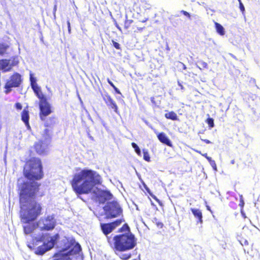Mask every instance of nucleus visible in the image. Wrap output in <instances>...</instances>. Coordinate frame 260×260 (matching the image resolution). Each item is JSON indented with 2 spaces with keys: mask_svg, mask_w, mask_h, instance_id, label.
Segmentation results:
<instances>
[{
  "mask_svg": "<svg viewBox=\"0 0 260 260\" xmlns=\"http://www.w3.org/2000/svg\"><path fill=\"white\" fill-rule=\"evenodd\" d=\"M29 79L30 81V85L32 89H33L36 96L40 99V101H42L46 99L45 96L43 93L41 88L37 83V79L33 77V74L30 73Z\"/></svg>",
  "mask_w": 260,
  "mask_h": 260,
  "instance_id": "11",
  "label": "nucleus"
},
{
  "mask_svg": "<svg viewBox=\"0 0 260 260\" xmlns=\"http://www.w3.org/2000/svg\"><path fill=\"white\" fill-rule=\"evenodd\" d=\"M24 174L27 180L22 183L21 180H18L19 188L25 183L30 184L32 186L36 183L39 186L38 182L34 180L41 179L43 176L41 160L38 158H32L26 164L24 168Z\"/></svg>",
  "mask_w": 260,
  "mask_h": 260,
  "instance_id": "3",
  "label": "nucleus"
},
{
  "mask_svg": "<svg viewBox=\"0 0 260 260\" xmlns=\"http://www.w3.org/2000/svg\"><path fill=\"white\" fill-rule=\"evenodd\" d=\"M231 163L232 164H234L235 163V160L233 159V160H232L231 161Z\"/></svg>",
  "mask_w": 260,
  "mask_h": 260,
  "instance_id": "46",
  "label": "nucleus"
},
{
  "mask_svg": "<svg viewBox=\"0 0 260 260\" xmlns=\"http://www.w3.org/2000/svg\"><path fill=\"white\" fill-rule=\"evenodd\" d=\"M215 25L216 31L221 36L224 35L225 31L223 27L217 22H215Z\"/></svg>",
  "mask_w": 260,
  "mask_h": 260,
  "instance_id": "22",
  "label": "nucleus"
},
{
  "mask_svg": "<svg viewBox=\"0 0 260 260\" xmlns=\"http://www.w3.org/2000/svg\"><path fill=\"white\" fill-rule=\"evenodd\" d=\"M143 158L145 160L147 161H150V156L149 153L146 150H143Z\"/></svg>",
  "mask_w": 260,
  "mask_h": 260,
  "instance_id": "25",
  "label": "nucleus"
},
{
  "mask_svg": "<svg viewBox=\"0 0 260 260\" xmlns=\"http://www.w3.org/2000/svg\"><path fill=\"white\" fill-rule=\"evenodd\" d=\"M56 220L53 215L43 217L37 222L36 227L41 231H50L56 225Z\"/></svg>",
  "mask_w": 260,
  "mask_h": 260,
  "instance_id": "8",
  "label": "nucleus"
},
{
  "mask_svg": "<svg viewBox=\"0 0 260 260\" xmlns=\"http://www.w3.org/2000/svg\"><path fill=\"white\" fill-rule=\"evenodd\" d=\"M11 48L10 46L5 43L0 44V55H10L11 54Z\"/></svg>",
  "mask_w": 260,
  "mask_h": 260,
  "instance_id": "17",
  "label": "nucleus"
},
{
  "mask_svg": "<svg viewBox=\"0 0 260 260\" xmlns=\"http://www.w3.org/2000/svg\"><path fill=\"white\" fill-rule=\"evenodd\" d=\"M54 10L55 11L56 10V6H55V7H54Z\"/></svg>",
  "mask_w": 260,
  "mask_h": 260,
  "instance_id": "51",
  "label": "nucleus"
},
{
  "mask_svg": "<svg viewBox=\"0 0 260 260\" xmlns=\"http://www.w3.org/2000/svg\"><path fill=\"white\" fill-rule=\"evenodd\" d=\"M113 46L116 49H119L120 45L118 43L113 42Z\"/></svg>",
  "mask_w": 260,
  "mask_h": 260,
  "instance_id": "35",
  "label": "nucleus"
},
{
  "mask_svg": "<svg viewBox=\"0 0 260 260\" xmlns=\"http://www.w3.org/2000/svg\"><path fill=\"white\" fill-rule=\"evenodd\" d=\"M199 63L203 68H207L208 67L207 63L203 61H201L199 62Z\"/></svg>",
  "mask_w": 260,
  "mask_h": 260,
  "instance_id": "31",
  "label": "nucleus"
},
{
  "mask_svg": "<svg viewBox=\"0 0 260 260\" xmlns=\"http://www.w3.org/2000/svg\"><path fill=\"white\" fill-rule=\"evenodd\" d=\"M40 118L42 120H45V117L51 113L50 104L47 102V99L40 101Z\"/></svg>",
  "mask_w": 260,
  "mask_h": 260,
  "instance_id": "12",
  "label": "nucleus"
},
{
  "mask_svg": "<svg viewBox=\"0 0 260 260\" xmlns=\"http://www.w3.org/2000/svg\"><path fill=\"white\" fill-rule=\"evenodd\" d=\"M145 188H146V190L149 193L150 192L149 189L148 187H146V186H145Z\"/></svg>",
  "mask_w": 260,
  "mask_h": 260,
  "instance_id": "43",
  "label": "nucleus"
},
{
  "mask_svg": "<svg viewBox=\"0 0 260 260\" xmlns=\"http://www.w3.org/2000/svg\"><path fill=\"white\" fill-rule=\"evenodd\" d=\"M207 123L208 124L209 126L212 128L214 126V120L213 118H208L207 119Z\"/></svg>",
  "mask_w": 260,
  "mask_h": 260,
  "instance_id": "27",
  "label": "nucleus"
},
{
  "mask_svg": "<svg viewBox=\"0 0 260 260\" xmlns=\"http://www.w3.org/2000/svg\"><path fill=\"white\" fill-rule=\"evenodd\" d=\"M46 239L45 236H43L40 239V241H43V244L39 246L35 251V253L37 254H43L46 251L51 249L54 245L56 241L59 238L58 234L52 237L46 235Z\"/></svg>",
  "mask_w": 260,
  "mask_h": 260,
  "instance_id": "7",
  "label": "nucleus"
},
{
  "mask_svg": "<svg viewBox=\"0 0 260 260\" xmlns=\"http://www.w3.org/2000/svg\"><path fill=\"white\" fill-rule=\"evenodd\" d=\"M198 68H199V69L201 70L202 69L200 67H198Z\"/></svg>",
  "mask_w": 260,
  "mask_h": 260,
  "instance_id": "52",
  "label": "nucleus"
},
{
  "mask_svg": "<svg viewBox=\"0 0 260 260\" xmlns=\"http://www.w3.org/2000/svg\"><path fill=\"white\" fill-rule=\"evenodd\" d=\"M108 82L110 84V85L112 87H113V88L114 89V90H115V91L117 93H119V94L121 93L120 91L119 90V89L116 87L115 86V85L113 84V83L109 79L108 80Z\"/></svg>",
  "mask_w": 260,
  "mask_h": 260,
  "instance_id": "28",
  "label": "nucleus"
},
{
  "mask_svg": "<svg viewBox=\"0 0 260 260\" xmlns=\"http://www.w3.org/2000/svg\"><path fill=\"white\" fill-rule=\"evenodd\" d=\"M202 140L204 141L205 142H206L207 144H209V143H211V142L209 140H206V139L203 140V139H202Z\"/></svg>",
  "mask_w": 260,
  "mask_h": 260,
  "instance_id": "40",
  "label": "nucleus"
},
{
  "mask_svg": "<svg viewBox=\"0 0 260 260\" xmlns=\"http://www.w3.org/2000/svg\"><path fill=\"white\" fill-rule=\"evenodd\" d=\"M22 77L20 74L15 73L7 80L5 88L6 89V93L11 91V88L19 87L22 82Z\"/></svg>",
  "mask_w": 260,
  "mask_h": 260,
  "instance_id": "10",
  "label": "nucleus"
},
{
  "mask_svg": "<svg viewBox=\"0 0 260 260\" xmlns=\"http://www.w3.org/2000/svg\"><path fill=\"white\" fill-rule=\"evenodd\" d=\"M121 222L120 220H117L115 222L110 223H103L101 224V229L105 235L111 233L117 226L119 225Z\"/></svg>",
  "mask_w": 260,
  "mask_h": 260,
  "instance_id": "13",
  "label": "nucleus"
},
{
  "mask_svg": "<svg viewBox=\"0 0 260 260\" xmlns=\"http://www.w3.org/2000/svg\"><path fill=\"white\" fill-rule=\"evenodd\" d=\"M131 257V254H123L120 256V258L124 260H127Z\"/></svg>",
  "mask_w": 260,
  "mask_h": 260,
  "instance_id": "29",
  "label": "nucleus"
},
{
  "mask_svg": "<svg viewBox=\"0 0 260 260\" xmlns=\"http://www.w3.org/2000/svg\"><path fill=\"white\" fill-rule=\"evenodd\" d=\"M179 64H180L181 66H182V67L183 68V69L184 70L186 69V67L184 63H183L182 62H179Z\"/></svg>",
  "mask_w": 260,
  "mask_h": 260,
  "instance_id": "39",
  "label": "nucleus"
},
{
  "mask_svg": "<svg viewBox=\"0 0 260 260\" xmlns=\"http://www.w3.org/2000/svg\"><path fill=\"white\" fill-rule=\"evenodd\" d=\"M38 191V185L36 183L31 186L26 183L20 187V215L24 223L35 220L41 213V204L34 200Z\"/></svg>",
  "mask_w": 260,
  "mask_h": 260,
  "instance_id": "2",
  "label": "nucleus"
},
{
  "mask_svg": "<svg viewBox=\"0 0 260 260\" xmlns=\"http://www.w3.org/2000/svg\"><path fill=\"white\" fill-rule=\"evenodd\" d=\"M210 165L212 166V167L213 168V169L216 171H217V167L216 165V163L214 160H212L210 162Z\"/></svg>",
  "mask_w": 260,
  "mask_h": 260,
  "instance_id": "30",
  "label": "nucleus"
},
{
  "mask_svg": "<svg viewBox=\"0 0 260 260\" xmlns=\"http://www.w3.org/2000/svg\"><path fill=\"white\" fill-rule=\"evenodd\" d=\"M26 225L23 226L24 232L25 234H29L31 233L36 228V225L34 224L25 223Z\"/></svg>",
  "mask_w": 260,
  "mask_h": 260,
  "instance_id": "20",
  "label": "nucleus"
},
{
  "mask_svg": "<svg viewBox=\"0 0 260 260\" xmlns=\"http://www.w3.org/2000/svg\"><path fill=\"white\" fill-rule=\"evenodd\" d=\"M147 20H148V18H145L144 19L140 20V21H141L142 22H146L147 21Z\"/></svg>",
  "mask_w": 260,
  "mask_h": 260,
  "instance_id": "41",
  "label": "nucleus"
},
{
  "mask_svg": "<svg viewBox=\"0 0 260 260\" xmlns=\"http://www.w3.org/2000/svg\"><path fill=\"white\" fill-rule=\"evenodd\" d=\"M102 183V178L95 171L84 169L76 173L71 182L74 190L78 194H87L93 192L100 203H104L112 198V194L108 191L103 190L95 187Z\"/></svg>",
  "mask_w": 260,
  "mask_h": 260,
  "instance_id": "1",
  "label": "nucleus"
},
{
  "mask_svg": "<svg viewBox=\"0 0 260 260\" xmlns=\"http://www.w3.org/2000/svg\"><path fill=\"white\" fill-rule=\"evenodd\" d=\"M116 250L124 251L133 249L136 245V239L132 234H123L114 238Z\"/></svg>",
  "mask_w": 260,
  "mask_h": 260,
  "instance_id": "4",
  "label": "nucleus"
},
{
  "mask_svg": "<svg viewBox=\"0 0 260 260\" xmlns=\"http://www.w3.org/2000/svg\"><path fill=\"white\" fill-rule=\"evenodd\" d=\"M67 24H68V27H69V26H71L70 25V22L69 21H67Z\"/></svg>",
  "mask_w": 260,
  "mask_h": 260,
  "instance_id": "44",
  "label": "nucleus"
},
{
  "mask_svg": "<svg viewBox=\"0 0 260 260\" xmlns=\"http://www.w3.org/2000/svg\"><path fill=\"white\" fill-rule=\"evenodd\" d=\"M103 100L108 106L114 109V111L118 113V107L115 102L108 94L103 95Z\"/></svg>",
  "mask_w": 260,
  "mask_h": 260,
  "instance_id": "14",
  "label": "nucleus"
},
{
  "mask_svg": "<svg viewBox=\"0 0 260 260\" xmlns=\"http://www.w3.org/2000/svg\"><path fill=\"white\" fill-rule=\"evenodd\" d=\"M203 155L204 156H205V157H206V158L209 160V162H210L211 160H212V158H211V157H209V156H207V153L204 154H203Z\"/></svg>",
  "mask_w": 260,
  "mask_h": 260,
  "instance_id": "37",
  "label": "nucleus"
},
{
  "mask_svg": "<svg viewBox=\"0 0 260 260\" xmlns=\"http://www.w3.org/2000/svg\"><path fill=\"white\" fill-rule=\"evenodd\" d=\"M238 1L239 2V4L240 3V2H241V0H238Z\"/></svg>",
  "mask_w": 260,
  "mask_h": 260,
  "instance_id": "50",
  "label": "nucleus"
},
{
  "mask_svg": "<svg viewBox=\"0 0 260 260\" xmlns=\"http://www.w3.org/2000/svg\"><path fill=\"white\" fill-rule=\"evenodd\" d=\"M45 124L46 126H48V124L47 123H45Z\"/></svg>",
  "mask_w": 260,
  "mask_h": 260,
  "instance_id": "49",
  "label": "nucleus"
},
{
  "mask_svg": "<svg viewBox=\"0 0 260 260\" xmlns=\"http://www.w3.org/2000/svg\"><path fill=\"white\" fill-rule=\"evenodd\" d=\"M191 211H192V214L194 216V217L198 219L199 222L201 223H202V213L200 210L198 209L195 208H191Z\"/></svg>",
  "mask_w": 260,
  "mask_h": 260,
  "instance_id": "19",
  "label": "nucleus"
},
{
  "mask_svg": "<svg viewBox=\"0 0 260 260\" xmlns=\"http://www.w3.org/2000/svg\"><path fill=\"white\" fill-rule=\"evenodd\" d=\"M143 29V28H142V27H138V29L139 31H141Z\"/></svg>",
  "mask_w": 260,
  "mask_h": 260,
  "instance_id": "45",
  "label": "nucleus"
},
{
  "mask_svg": "<svg viewBox=\"0 0 260 260\" xmlns=\"http://www.w3.org/2000/svg\"><path fill=\"white\" fill-rule=\"evenodd\" d=\"M239 8L240 9V10L243 13L245 11V8H244V5L242 3V2H240V3L239 4Z\"/></svg>",
  "mask_w": 260,
  "mask_h": 260,
  "instance_id": "32",
  "label": "nucleus"
},
{
  "mask_svg": "<svg viewBox=\"0 0 260 260\" xmlns=\"http://www.w3.org/2000/svg\"><path fill=\"white\" fill-rule=\"evenodd\" d=\"M67 243L62 248L61 251L64 253L60 255L56 256L52 260H72L74 255H79L81 250V246L78 243L74 242H69L68 240H66Z\"/></svg>",
  "mask_w": 260,
  "mask_h": 260,
  "instance_id": "5",
  "label": "nucleus"
},
{
  "mask_svg": "<svg viewBox=\"0 0 260 260\" xmlns=\"http://www.w3.org/2000/svg\"><path fill=\"white\" fill-rule=\"evenodd\" d=\"M165 116L167 119H170L173 120H178V116L177 114L173 111H171L165 114Z\"/></svg>",
  "mask_w": 260,
  "mask_h": 260,
  "instance_id": "23",
  "label": "nucleus"
},
{
  "mask_svg": "<svg viewBox=\"0 0 260 260\" xmlns=\"http://www.w3.org/2000/svg\"><path fill=\"white\" fill-rule=\"evenodd\" d=\"M0 70L3 72H9L12 70L9 60L7 59L0 60Z\"/></svg>",
  "mask_w": 260,
  "mask_h": 260,
  "instance_id": "16",
  "label": "nucleus"
},
{
  "mask_svg": "<svg viewBox=\"0 0 260 260\" xmlns=\"http://www.w3.org/2000/svg\"><path fill=\"white\" fill-rule=\"evenodd\" d=\"M9 60H10V67L12 69L13 67L17 66L19 63L20 57L18 56H14Z\"/></svg>",
  "mask_w": 260,
  "mask_h": 260,
  "instance_id": "21",
  "label": "nucleus"
},
{
  "mask_svg": "<svg viewBox=\"0 0 260 260\" xmlns=\"http://www.w3.org/2000/svg\"><path fill=\"white\" fill-rule=\"evenodd\" d=\"M132 145L133 147L135 149L136 152L139 155H141V150L138 147V146L135 143H132Z\"/></svg>",
  "mask_w": 260,
  "mask_h": 260,
  "instance_id": "24",
  "label": "nucleus"
},
{
  "mask_svg": "<svg viewBox=\"0 0 260 260\" xmlns=\"http://www.w3.org/2000/svg\"><path fill=\"white\" fill-rule=\"evenodd\" d=\"M155 133L157 135L158 140L162 143L166 144L169 146H172V144L168 137L164 133H158L156 131H154Z\"/></svg>",
  "mask_w": 260,
  "mask_h": 260,
  "instance_id": "15",
  "label": "nucleus"
},
{
  "mask_svg": "<svg viewBox=\"0 0 260 260\" xmlns=\"http://www.w3.org/2000/svg\"><path fill=\"white\" fill-rule=\"evenodd\" d=\"M126 19L125 21L124 27L125 28H128L130 26V25L132 23V22H133V20L127 19V16H126Z\"/></svg>",
  "mask_w": 260,
  "mask_h": 260,
  "instance_id": "26",
  "label": "nucleus"
},
{
  "mask_svg": "<svg viewBox=\"0 0 260 260\" xmlns=\"http://www.w3.org/2000/svg\"><path fill=\"white\" fill-rule=\"evenodd\" d=\"M207 208L208 210H210V207L208 206H207Z\"/></svg>",
  "mask_w": 260,
  "mask_h": 260,
  "instance_id": "48",
  "label": "nucleus"
},
{
  "mask_svg": "<svg viewBox=\"0 0 260 260\" xmlns=\"http://www.w3.org/2000/svg\"><path fill=\"white\" fill-rule=\"evenodd\" d=\"M15 107L16 109L18 110H21L22 109V106L20 103H16L15 105Z\"/></svg>",
  "mask_w": 260,
  "mask_h": 260,
  "instance_id": "34",
  "label": "nucleus"
},
{
  "mask_svg": "<svg viewBox=\"0 0 260 260\" xmlns=\"http://www.w3.org/2000/svg\"><path fill=\"white\" fill-rule=\"evenodd\" d=\"M51 137L49 129L45 128L41 134V136L38 142L34 144V148L39 154H44L48 151V146L50 142Z\"/></svg>",
  "mask_w": 260,
  "mask_h": 260,
  "instance_id": "6",
  "label": "nucleus"
},
{
  "mask_svg": "<svg viewBox=\"0 0 260 260\" xmlns=\"http://www.w3.org/2000/svg\"><path fill=\"white\" fill-rule=\"evenodd\" d=\"M68 27V31L69 33H71V26H69Z\"/></svg>",
  "mask_w": 260,
  "mask_h": 260,
  "instance_id": "42",
  "label": "nucleus"
},
{
  "mask_svg": "<svg viewBox=\"0 0 260 260\" xmlns=\"http://www.w3.org/2000/svg\"><path fill=\"white\" fill-rule=\"evenodd\" d=\"M21 119L24 122L27 129H29L30 128V126L29 124V114L28 111L24 110L22 111L21 113Z\"/></svg>",
  "mask_w": 260,
  "mask_h": 260,
  "instance_id": "18",
  "label": "nucleus"
},
{
  "mask_svg": "<svg viewBox=\"0 0 260 260\" xmlns=\"http://www.w3.org/2000/svg\"><path fill=\"white\" fill-rule=\"evenodd\" d=\"M240 242L242 245H247L248 244V241L246 240H244L243 242L241 241Z\"/></svg>",
  "mask_w": 260,
  "mask_h": 260,
  "instance_id": "38",
  "label": "nucleus"
},
{
  "mask_svg": "<svg viewBox=\"0 0 260 260\" xmlns=\"http://www.w3.org/2000/svg\"><path fill=\"white\" fill-rule=\"evenodd\" d=\"M47 90H48L49 91H51V89H50V88L47 87Z\"/></svg>",
  "mask_w": 260,
  "mask_h": 260,
  "instance_id": "47",
  "label": "nucleus"
},
{
  "mask_svg": "<svg viewBox=\"0 0 260 260\" xmlns=\"http://www.w3.org/2000/svg\"><path fill=\"white\" fill-rule=\"evenodd\" d=\"M181 13H182L183 14H184L185 16H186L188 18L190 17V14L187 12H186L185 11L182 10V11H181Z\"/></svg>",
  "mask_w": 260,
  "mask_h": 260,
  "instance_id": "33",
  "label": "nucleus"
},
{
  "mask_svg": "<svg viewBox=\"0 0 260 260\" xmlns=\"http://www.w3.org/2000/svg\"><path fill=\"white\" fill-rule=\"evenodd\" d=\"M121 229L122 231H128L129 228L127 224H125Z\"/></svg>",
  "mask_w": 260,
  "mask_h": 260,
  "instance_id": "36",
  "label": "nucleus"
},
{
  "mask_svg": "<svg viewBox=\"0 0 260 260\" xmlns=\"http://www.w3.org/2000/svg\"><path fill=\"white\" fill-rule=\"evenodd\" d=\"M104 210L107 218L117 217L122 213V209L116 202L108 203Z\"/></svg>",
  "mask_w": 260,
  "mask_h": 260,
  "instance_id": "9",
  "label": "nucleus"
}]
</instances>
